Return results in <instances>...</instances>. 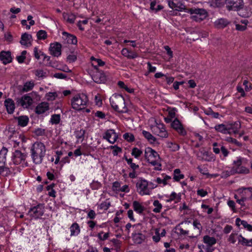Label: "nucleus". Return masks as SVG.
<instances>
[{
    "label": "nucleus",
    "mask_w": 252,
    "mask_h": 252,
    "mask_svg": "<svg viewBox=\"0 0 252 252\" xmlns=\"http://www.w3.org/2000/svg\"><path fill=\"white\" fill-rule=\"evenodd\" d=\"M46 147L41 142L34 143L31 149V157L35 164L42 163L46 154Z\"/></svg>",
    "instance_id": "1"
},
{
    "label": "nucleus",
    "mask_w": 252,
    "mask_h": 252,
    "mask_svg": "<svg viewBox=\"0 0 252 252\" xmlns=\"http://www.w3.org/2000/svg\"><path fill=\"white\" fill-rule=\"evenodd\" d=\"M112 107L120 113H126L127 111L125 104V100L122 95L114 94L110 98Z\"/></svg>",
    "instance_id": "2"
},
{
    "label": "nucleus",
    "mask_w": 252,
    "mask_h": 252,
    "mask_svg": "<svg viewBox=\"0 0 252 252\" xmlns=\"http://www.w3.org/2000/svg\"><path fill=\"white\" fill-rule=\"evenodd\" d=\"M216 5L220 7L226 4L228 10L240 11L243 8V0H214Z\"/></svg>",
    "instance_id": "3"
},
{
    "label": "nucleus",
    "mask_w": 252,
    "mask_h": 252,
    "mask_svg": "<svg viewBox=\"0 0 252 252\" xmlns=\"http://www.w3.org/2000/svg\"><path fill=\"white\" fill-rule=\"evenodd\" d=\"M88 102V97L84 94L75 95L71 100L72 107L78 111L85 108Z\"/></svg>",
    "instance_id": "4"
},
{
    "label": "nucleus",
    "mask_w": 252,
    "mask_h": 252,
    "mask_svg": "<svg viewBox=\"0 0 252 252\" xmlns=\"http://www.w3.org/2000/svg\"><path fill=\"white\" fill-rule=\"evenodd\" d=\"M243 158L240 157L233 161V167L231 170L228 171V176L235 173L247 174L250 173V170L245 166H242Z\"/></svg>",
    "instance_id": "5"
},
{
    "label": "nucleus",
    "mask_w": 252,
    "mask_h": 252,
    "mask_svg": "<svg viewBox=\"0 0 252 252\" xmlns=\"http://www.w3.org/2000/svg\"><path fill=\"white\" fill-rule=\"evenodd\" d=\"M149 182L146 180H139L136 184L137 192L141 195H150L152 190L157 187V186L149 187Z\"/></svg>",
    "instance_id": "6"
},
{
    "label": "nucleus",
    "mask_w": 252,
    "mask_h": 252,
    "mask_svg": "<svg viewBox=\"0 0 252 252\" xmlns=\"http://www.w3.org/2000/svg\"><path fill=\"white\" fill-rule=\"evenodd\" d=\"M189 12L191 14V18L198 22L204 20L208 16L207 11L203 8H190Z\"/></svg>",
    "instance_id": "7"
},
{
    "label": "nucleus",
    "mask_w": 252,
    "mask_h": 252,
    "mask_svg": "<svg viewBox=\"0 0 252 252\" xmlns=\"http://www.w3.org/2000/svg\"><path fill=\"white\" fill-rule=\"evenodd\" d=\"M44 209L45 207L43 204H38L36 206L31 208L28 214L32 218L36 219L43 215L45 211Z\"/></svg>",
    "instance_id": "8"
},
{
    "label": "nucleus",
    "mask_w": 252,
    "mask_h": 252,
    "mask_svg": "<svg viewBox=\"0 0 252 252\" xmlns=\"http://www.w3.org/2000/svg\"><path fill=\"white\" fill-rule=\"evenodd\" d=\"M91 76L94 81L98 84L104 83L106 80V76L103 72L98 68L95 69Z\"/></svg>",
    "instance_id": "9"
},
{
    "label": "nucleus",
    "mask_w": 252,
    "mask_h": 252,
    "mask_svg": "<svg viewBox=\"0 0 252 252\" xmlns=\"http://www.w3.org/2000/svg\"><path fill=\"white\" fill-rule=\"evenodd\" d=\"M27 158V155L22 153L19 150H16L13 154L12 160L15 164H20L24 162Z\"/></svg>",
    "instance_id": "10"
},
{
    "label": "nucleus",
    "mask_w": 252,
    "mask_h": 252,
    "mask_svg": "<svg viewBox=\"0 0 252 252\" xmlns=\"http://www.w3.org/2000/svg\"><path fill=\"white\" fill-rule=\"evenodd\" d=\"M153 131L154 134L162 138H167L168 136L163 124H157L156 126L153 127Z\"/></svg>",
    "instance_id": "11"
},
{
    "label": "nucleus",
    "mask_w": 252,
    "mask_h": 252,
    "mask_svg": "<svg viewBox=\"0 0 252 252\" xmlns=\"http://www.w3.org/2000/svg\"><path fill=\"white\" fill-rule=\"evenodd\" d=\"M103 138L109 143L114 144L118 139V136L114 129H110L105 132Z\"/></svg>",
    "instance_id": "12"
},
{
    "label": "nucleus",
    "mask_w": 252,
    "mask_h": 252,
    "mask_svg": "<svg viewBox=\"0 0 252 252\" xmlns=\"http://www.w3.org/2000/svg\"><path fill=\"white\" fill-rule=\"evenodd\" d=\"M240 196H242L246 201L252 199V187L242 188L238 189Z\"/></svg>",
    "instance_id": "13"
},
{
    "label": "nucleus",
    "mask_w": 252,
    "mask_h": 252,
    "mask_svg": "<svg viewBox=\"0 0 252 252\" xmlns=\"http://www.w3.org/2000/svg\"><path fill=\"white\" fill-rule=\"evenodd\" d=\"M171 126L172 128L176 130L180 135L184 136L186 134V131L177 118L175 119L172 122Z\"/></svg>",
    "instance_id": "14"
},
{
    "label": "nucleus",
    "mask_w": 252,
    "mask_h": 252,
    "mask_svg": "<svg viewBox=\"0 0 252 252\" xmlns=\"http://www.w3.org/2000/svg\"><path fill=\"white\" fill-rule=\"evenodd\" d=\"M17 103L24 108H27L32 103V99L31 96L25 95L20 98H17Z\"/></svg>",
    "instance_id": "15"
},
{
    "label": "nucleus",
    "mask_w": 252,
    "mask_h": 252,
    "mask_svg": "<svg viewBox=\"0 0 252 252\" xmlns=\"http://www.w3.org/2000/svg\"><path fill=\"white\" fill-rule=\"evenodd\" d=\"M62 45L56 42L51 43L50 46V54L54 57H59L61 55Z\"/></svg>",
    "instance_id": "16"
},
{
    "label": "nucleus",
    "mask_w": 252,
    "mask_h": 252,
    "mask_svg": "<svg viewBox=\"0 0 252 252\" xmlns=\"http://www.w3.org/2000/svg\"><path fill=\"white\" fill-rule=\"evenodd\" d=\"M145 158L147 161L159 158V155L157 152L152 149L151 148L148 147L145 150Z\"/></svg>",
    "instance_id": "17"
},
{
    "label": "nucleus",
    "mask_w": 252,
    "mask_h": 252,
    "mask_svg": "<svg viewBox=\"0 0 252 252\" xmlns=\"http://www.w3.org/2000/svg\"><path fill=\"white\" fill-rule=\"evenodd\" d=\"M0 59L2 63L6 64L12 62L11 53L9 51H2L0 53Z\"/></svg>",
    "instance_id": "18"
},
{
    "label": "nucleus",
    "mask_w": 252,
    "mask_h": 252,
    "mask_svg": "<svg viewBox=\"0 0 252 252\" xmlns=\"http://www.w3.org/2000/svg\"><path fill=\"white\" fill-rule=\"evenodd\" d=\"M4 105L8 114L13 113L15 106L14 101L11 98L6 99L4 101Z\"/></svg>",
    "instance_id": "19"
},
{
    "label": "nucleus",
    "mask_w": 252,
    "mask_h": 252,
    "mask_svg": "<svg viewBox=\"0 0 252 252\" xmlns=\"http://www.w3.org/2000/svg\"><path fill=\"white\" fill-rule=\"evenodd\" d=\"M32 36L31 34L25 33L21 36L20 43L23 45L27 46H31L32 45Z\"/></svg>",
    "instance_id": "20"
},
{
    "label": "nucleus",
    "mask_w": 252,
    "mask_h": 252,
    "mask_svg": "<svg viewBox=\"0 0 252 252\" xmlns=\"http://www.w3.org/2000/svg\"><path fill=\"white\" fill-rule=\"evenodd\" d=\"M122 54L129 59H133L138 57V54L134 52L128 50L127 48H124L121 51Z\"/></svg>",
    "instance_id": "21"
},
{
    "label": "nucleus",
    "mask_w": 252,
    "mask_h": 252,
    "mask_svg": "<svg viewBox=\"0 0 252 252\" xmlns=\"http://www.w3.org/2000/svg\"><path fill=\"white\" fill-rule=\"evenodd\" d=\"M49 109V104L47 102H42L38 104L35 108V112L38 114L44 113Z\"/></svg>",
    "instance_id": "22"
},
{
    "label": "nucleus",
    "mask_w": 252,
    "mask_h": 252,
    "mask_svg": "<svg viewBox=\"0 0 252 252\" xmlns=\"http://www.w3.org/2000/svg\"><path fill=\"white\" fill-rule=\"evenodd\" d=\"M63 34L64 36L63 38L66 40L68 44H76L77 43V39L75 35L69 34L65 32H63Z\"/></svg>",
    "instance_id": "23"
},
{
    "label": "nucleus",
    "mask_w": 252,
    "mask_h": 252,
    "mask_svg": "<svg viewBox=\"0 0 252 252\" xmlns=\"http://www.w3.org/2000/svg\"><path fill=\"white\" fill-rule=\"evenodd\" d=\"M70 236H77L80 232V227L77 222L73 223L70 228Z\"/></svg>",
    "instance_id": "24"
},
{
    "label": "nucleus",
    "mask_w": 252,
    "mask_h": 252,
    "mask_svg": "<svg viewBox=\"0 0 252 252\" xmlns=\"http://www.w3.org/2000/svg\"><path fill=\"white\" fill-rule=\"evenodd\" d=\"M229 23L230 22L227 19L220 18L215 22V25L218 28L222 29L227 26Z\"/></svg>",
    "instance_id": "25"
},
{
    "label": "nucleus",
    "mask_w": 252,
    "mask_h": 252,
    "mask_svg": "<svg viewBox=\"0 0 252 252\" xmlns=\"http://www.w3.org/2000/svg\"><path fill=\"white\" fill-rule=\"evenodd\" d=\"M229 130H232L234 134L238 133L239 129L241 128V123L239 121L228 125Z\"/></svg>",
    "instance_id": "26"
},
{
    "label": "nucleus",
    "mask_w": 252,
    "mask_h": 252,
    "mask_svg": "<svg viewBox=\"0 0 252 252\" xmlns=\"http://www.w3.org/2000/svg\"><path fill=\"white\" fill-rule=\"evenodd\" d=\"M91 60L92 61V65L94 66L95 69L98 68V66H102L105 64V62L100 59L92 57L91 58Z\"/></svg>",
    "instance_id": "27"
},
{
    "label": "nucleus",
    "mask_w": 252,
    "mask_h": 252,
    "mask_svg": "<svg viewBox=\"0 0 252 252\" xmlns=\"http://www.w3.org/2000/svg\"><path fill=\"white\" fill-rule=\"evenodd\" d=\"M18 124L21 126H25L29 122V118L26 116H21L17 118Z\"/></svg>",
    "instance_id": "28"
},
{
    "label": "nucleus",
    "mask_w": 252,
    "mask_h": 252,
    "mask_svg": "<svg viewBox=\"0 0 252 252\" xmlns=\"http://www.w3.org/2000/svg\"><path fill=\"white\" fill-rule=\"evenodd\" d=\"M133 208L135 211L138 214H142L144 210V207L137 201L133 202Z\"/></svg>",
    "instance_id": "29"
},
{
    "label": "nucleus",
    "mask_w": 252,
    "mask_h": 252,
    "mask_svg": "<svg viewBox=\"0 0 252 252\" xmlns=\"http://www.w3.org/2000/svg\"><path fill=\"white\" fill-rule=\"evenodd\" d=\"M203 242L208 246H212L216 243V239L213 237L205 235L203 237Z\"/></svg>",
    "instance_id": "30"
},
{
    "label": "nucleus",
    "mask_w": 252,
    "mask_h": 252,
    "mask_svg": "<svg viewBox=\"0 0 252 252\" xmlns=\"http://www.w3.org/2000/svg\"><path fill=\"white\" fill-rule=\"evenodd\" d=\"M142 134L150 143L153 144L156 141V138L153 136L149 132L143 130Z\"/></svg>",
    "instance_id": "31"
},
{
    "label": "nucleus",
    "mask_w": 252,
    "mask_h": 252,
    "mask_svg": "<svg viewBox=\"0 0 252 252\" xmlns=\"http://www.w3.org/2000/svg\"><path fill=\"white\" fill-rule=\"evenodd\" d=\"M11 172L9 168L4 166V165H0V175L3 177H6L11 174Z\"/></svg>",
    "instance_id": "32"
},
{
    "label": "nucleus",
    "mask_w": 252,
    "mask_h": 252,
    "mask_svg": "<svg viewBox=\"0 0 252 252\" xmlns=\"http://www.w3.org/2000/svg\"><path fill=\"white\" fill-rule=\"evenodd\" d=\"M215 129L219 131L220 132L222 133L226 134L227 133L228 130H229V128L228 127L227 125H224L223 124H220L217 126H216L215 127Z\"/></svg>",
    "instance_id": "33"
},
{
    "label": "nucleus",
    "mask_w": 252,
    "mask_h": 252,
    "mask_svg": "<svg viewBox=\"0 0 252 252\" xmlns=\"http://www.w3.org/2000/svg\"><path fill=\"white\" fill-rule=\"evenodd\" d=\"M7 152V150L6 148H2L0 151V165H4Z\"/></svg>",
    "instance_id": "34"
},
{
    "label": "nucleus",
    "mask_w": 252,
    "mask_h": 252,
    "mask_svg": "<svg viewBox=\"0 0 252 252\" xmlns=\"http://www.w3.org/2000/svg\"><path fill=\"white\" fill-rule=\"evenodd\" d=\"M184 178V175L181 174V171L179 169H175L174 171L173 179L176 181H179L181 179Z\"/></svg>",
    "instance_id": "35"
},
{
    "label": "nucleus",
    "mask_w": 252,
    "mask_h": 252,
    "mask_svg": "<svg viewBox=\"0 0 252 252\" xmlns=\"http://www.w3.org/2000/svg\"><path fill=\"white\" fill-rule=\"evenodd\" d=\"M34 87V83L32 81L27 82L25 83L22 89L23 92H27L32 90Z\"/></svg>",
    "instance_id": "36"
},
{
    "label": "nucleus",
    "mask_w": 252,
    "mask_h": 252,
    "mask_svg": "<svg viewBox=\"0 0 252 252\" xmlns=\"http://www.w3.org/2000/svg\"><path fill=\"white\" fill-rule=\"evenodd\" d=\"M63 17L64 18L66 19V21L70 24L74 23L76 19V16L72 13L64 14Z\"/></svg>",
    "instance_id": "37"
},
{
    "label": "nucleus",
    "mask_w": 252,
    "mask_h": 252,
    "mask_svg": "<svg viewBox=\"0 0 252 252\" xmlns=\"http://www.w3.org/2000/svg\"><path fill=\"white\" fill-rule=\"evenodd\" d=\"M153 205L155 208L153 209V211L156 213H160L162 206L159 201L158 200H155Z\"/></svg>",
    "instance_id": "38"
},
{
    "label": "nucleus",
    "mask_w": 252,
    "mask_h": 252,
    "mask_svg": "<svg viewBox=\"0 0 252 252\" xmlns=\"http://www.w3.org/2000/svg\"><path fill=\"white\" fill-rule=\"evenodd\" d=\"M238 243L242 244L243 246H251V242H249V240L246 239L244 237H242L241 235H239L238 237Z\"/></svg>",
    "instance_id": "39"
},
{
    "label": "nucleus",
    "mask_w": 252,
    "mask_h": 252,
    "mask_svg": "<svg viewBox=\"0 0 252 252\" xmlns=\"http://www.w3.org/2000/svg\"><path fill=\"white\" fill-rule=\"evenodd\" d=\"M163 7L160 5H157L156 1H152L150 4V8L156 12L161 10Z\"/></svg>",
    "instance_id": "40"
},
{
    "label": "nucleus",
    "mask_w": 252,
    "mask_h": 252,
    "mask_svg": "<svg viewBox=\"0 0 252 252\" xmlns=\"http://www.w3.org/2000/svg\"><path fill=\"white\" fill-rule=\"evenodd\" d=\"M61 117L60 114H54L52 116L50 122L53 124H58L60 123Z\"/></svg>",
    "instance_id": "41"
},
{
    "label": "nucleus",
    "mask_w": 252,
    "mask_h": 252,
    "mask_svg": "<svg viewBox=\"0 0 252 252\" xmlns=\"http://www.w3.org/2000/svg\"><path fill=\"white\" fill-rule=\"evenodd\" d=\"M123 138L127 141L129 142H133L135 140L133 134L131 133H125L123 135Z\"/></svg>",
    "instance_id": "42"
},
{
    "label": "nucleus",
    "mask_w": 252,
    "mask_h": 252,
    "mask_svg": "<svg viewBox=\"0 0 252 252\" xmlns=\"http://www.w3.org/2000/svg\"><path fill=\"white\" fill-rule=\"evenodd\" d=\"M142 151L137 148H133L132 150L131 155L135 158H138L142 154Z\"/></svg>",
    "instance_id": "43"
},
{
    "label": "nucleus",
    "mask_w": 252,
    "mask_h": 252,
    "mask_svg": "<svg viewBox=\"0 0 252 252\" xmlns=\"http://www.w3.org/2000/svg\"><path fill=\"white\" fill-rule=\"evenodd\" d=\"M34 73L36 76L39 78H44L46 76V72L42 69H37L34 70Z\"/></svg>",
    "instance_id": "44"
},
{
    "label": "nucleus",
    "mask_w": 252,
    "mask_h": 252,
    "mask_svg": "<svg viewBox=\"0 0 252 252\" xmlns=\"http://www.w3.org/2000/svg\"><path fill=\"white\" fill-rule=\"evenodd\" d=\"M168 147L172 151H177L179 149L180 146L178 144L175 143L169 142L168 143Z\"/></svg>",
    "instance_id": "45"
},
{
    "label": "nucleus",
    "mask_w": 252,
    "mask_h": 252,
    "mask_svg": "<svg viewBox=\"0 0 252 252\" xmlns=\"http://www.w3.org/2000/svg\"><path fill=\"white\" fill-rule=\"evenodd\" d=\"M170 179H171V177H170L168 175H166L164 177L163 179H161L160 178H157L156 181L159 184H163L164 185H166L167 184V181Z\"/></svg>",
    "instance_id": "46"
},
{
    "label": "nucleus",
    "mask_w": 252,
    "mask_h": 252,
    "mask_svg": "<svg viewBox=\"0 0 252 252\" xmlns=\"http://www.w3.org/2000/svg\"><path fill=\"white\" fill-rule=\"evenodd\" d=\"M37 37L38 39H45L47 38V33L45 31L40 30L37 33Z\"/></svg>",
    "instance_id": "47"
},
{
    "label": "nucleus",
    "mask_w": 252,
    "mask_h": 252,
    "mask_svg": "<svg viewBox=\"0 0 252 252\" xmlns=\"http://www.w3.org/2000/svg\"><path fill=\"white\" fill-rule=\"evenodd\" d=\"M238 237L239 235H238L237 234L231 233L229 237L228 241L232 244H234L236 242L237 240H238Z\"/></svg>",
    "instance_id": "48"
},
{
    "label": "nucleus",
    "mask_w": 252,
    "mask_h": 252,
    "mask_svg": "<svg viewBox=\"0 0 252 252\" xmlns=\"http://www.w3.org/2000/svg\"><path fill=\"white\" fill-rule=\"evenodd\" d=\"M126 160L127 161V164L130 165V167L133 170H135L136 169H137L139 168V166L138 165H136L135 163L132 162V158H126Z\"/></svg>",
    "instance_id": "49"
},
{
    "label": "nucleus",
    "mask_w": 252,
    "mask_h": 252,
    "mask_svg": "<svg viewBox=\"0 0 252 252\" xmlns=\"http://www.w3.org/2000/svg\"><path fill=\"white\" fill-rule=\"evenodd\" d=\"M226 140L227 142H229V143H234V144H235L237 146L241 147L242 146V143H241L240 142H238L236 139H235L234 138H232L231 137H227L226 138Z\"/></svg>",
    "instance_id": "50"
},
{
    "label": "nucleus",
    "mask_w": 252,
    "mask_h": 252,
    "mask_svg": "<svg viewBox=\"0 0 252 252\" xmlns=\"http://www.w3.org/2000/svg\"><path fill=\"white\" fill-rule=\"evenodd\" d=\"M109 233H104L103 232H100L98 234L97 236L100 240L104 241L109 237Z\"/></svg>",
    "instance_id": "51"
},
{
    "label": "nucleus",
    "mask_w": 252,
    "mask_h": 252,
    "mask_svg": "<svg viewBox=\"0 0 252 252\" xmlns=\"http://www.w3.org/2000/svg\"><path fill=\"white\" fill-rule=\"evenodd\" d=\"M111 149H113L112 153L114 156H117L118 153L122 152V149L116 145L110 147Z\"/></svg>",
    "instance_id": "52"
},
{
    "label": "nucleus",
    "mask_w": 252,
    "mask_h": 252,
    "mask_svg": "<svg viewBox=\"0 0 252 252\" xmlns=\"http://www.w3.org/2000/svg\"><path fill=\"white\" fill-rule=\"evenodd\" d=\"M193 225L198 230V233H200L202 231V227L199 221L194 220L193 222Z\"/></svg>",
    "instance_id": "53"
},
{
    "label": "nucleus",
    "mask_w": 252,
    "mask_h": 252,
    "mask_svg": "<svg viewBox=\"0 0 252 252\" xmlns=\"http://www.w3.org/2000/svg\"><path fill=\"white\" fill-rule=\"evenodd\" d=\"M153 239L156 243L159 241L160 239V235H159V229H157L156 230L155 235L153 236Z\"/></svg>",
    "instance_id": "54"
},
{
    "label": "nucleus",
    "mask_w": 252,
    "mask_h": 252,
    "mask_svg": "<svg viewBox=\"0 0 252 252\" xmlns=\"http://www.w3.org/2000/svg\"><path fill=\"white\" fill-rule=\"evenodd\" d=\"M147 65L148 72L145 73V75H148V73L150 72H155L156 71V67L155 66H153L150 62L147 63Z\"/></svg>",
    "instance_id": "55"
},
{
    "label": "nucleus",
    "mask_w": 252,
    "mask_h": 252,
    "mask_svg": "<svg viewBox=\"0 0 252 252\" xmlns=\"http://www.w3.org/2000/svg\"><path fill=\"white\" fill-rule=\"evenodd\" d=\"M76 59V55L74 54H70L67 57V61L70 63L75 62Z\"/></svg>",
    "instance_id": "56"
},
{
    "label": "nucleus",
    "mask_w": 252,
    "mask_h": 252,
    "mask_svg": "<svg viewBox=\"0 0 252 252\" xmlns=\"http://www.w3.org/2000/svg\"><path fill=\"white\" fill-rule=\"evenodd\" d=\"M121 189L120 184L118 182H115L113 184L112 189L114 191H120Z\"/></svg>",
    "instance_id": "57"
},
{
    "label": "nucleus",
    "mask_w": 252,
    "mask_h": 252,
    "mask_svg": "<svg viewBox=\"0 0 252 252\" xmlns=\"http://www.w3.org/2000/svg\"><path fill=\"white\" fill-rule=\"evenodd\" d=\"M241 225H242L244 228H247L249 231H252V225L248 223L245 220L241 221Z\"/></svg>",
    "instance_id": "58"
},
{
    "label": "nucleus",
    "mask_w": 252,
    "mask_h": 252,
    "mask_svg": "<svg viewBox=\"0 0 252 252\" xmlns=\"http://www.w3.org/2000/svg\"><path fill=\"white\" fill-rule=\"evenodd\" d=\"M53 76L58 79H65L67 78L66 74L63 73H56L53 75Z\"/></svg>",
    "instance_id": "59"
},
{
    "label": "nucleus",
    "mask_w": 252,
    "mask_h": 252,
    "mask_svg": "<svg viewBox=\"0 0 252 252\" xmlns=\"http://www.w3.org/2000/svg\"><path fill=\"white\" fill-rule=\"evenodd\" d=\"M33 52L35 58L36 59L39 60L40 59V56H41V54L42 52L40 51H38L37 47H34Z\"/></svg>",
    "instance_id": "60"
},
{
    "label": "nucleus",
    "mask_w": 252,
    "mask_h": 252,
    "mask_svg": "<svg viewBox=\"0 0 252 252\" xmlns=\"http://www.w3.org/2000/svg\"><path fill=\"white\" fill-rule=\"evenodd\" d=\"M246 26H247V23H245V25H241L240 24H236V29L238 31H244L247 28Z\"/></svg>",
    "instance_id": "61"
},
{
    "label": "nucleus",
    "mask_w": 252,
    "mask_h": 252,
    "mask_svg": "<svg viewBox=\"0 0 252 252\" xmlns=\"http://www.w3.org/2000/svg\"><path fill=\"white\" fill-rule=\"evenodd\" d=\"M91 186L93 189H96L101 187V184L97 181H93Z\"/></svg>",
    "instance_id": "62"
},
{
    "label": "nucleus",
    "mask_w": 252,
    "mask_h": 252,
    "mask_svg": "<svg viewBox=\"0 0 252 252\" xmlns=\"http://www.w3.org/2000/svg\"><path fill=\"white\" fill-rule=\"evenodd\" d=\"M249 82L247 80H245L243 82V85L245 86V89L246 91L249 92L252 89L251 85H248Z\"/></svg>",
    "instance_id": "63"
},
{
    "label": "nucleus",
    "mask_w": 252,
    "mask_h": 252,
    "mask_svg": "<svg viewBox=\"0 0 252 252\" xmlns=\"http://www.w3.org/2000/svg\"><path fill=\"white\" fill-rule=\"evenodd\" d=\"M96 216V214L95 212L93 210H91L88 213L87 217L88 218L91 219H94L95 218Z\"/></svg>",
    "instance_id": "64"
}]
</instances>
